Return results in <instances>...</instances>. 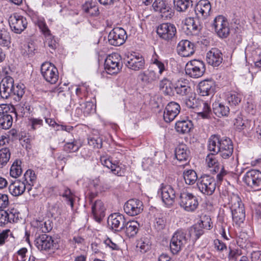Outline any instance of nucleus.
Listing matches in <instances>:
<instances>
[{"label": "nucleus", "instance_id": "1", "mask_svg": "<svg viewBox=\"0 0 261 261\" xmlns=\"http://www.w3.org/2000/svg\"><path fill=\"white\" fill-rule=\"evenodd\" d=\"M24 89L23 84L15 86L13 79L7 76L1 82L0 95L3 98L7 99L10 97L16 96L18 100H20L24 94Z\"/></svg>", "mask_w": 261, "mask_h": 261}, {"label": "nucleus", "instance_id": "2", "mask_svg": "<svg viewBox=\"0 0 261 261\" xmlns=\"http://www.w3.org/2000/svg\"><path fill=\"white\" fill-rule=\"evenodd\" d=\"M185 103L188 108L195 109L198 116L202 118L207 119L210 117L211 109L207 102L191 96L186 99Z\"/></svg>", "mask_w": 261, "mask_h": 261}, {"label": "nucleus", "instance_id": "3", "mask_svg": "<svg viewBox=\"0 0 261 261\" xmlns=\"http://www.w3.org/2000/svg\"><path fill=\"white\" fill-rule=\"evenodd\" d=\"M188 238L186 233L182 230H177L172 236L170 244L171 252L177 254L188 243Z\"/></svg>", "mask_w": 261, "mask_h": 261}, {"label": "nucleus", "instance_id": "4", "mask_svg": "<svg viewBox=\"0 0 261 261\" xmlns=\"http://www.w3.org/2000/svg\"><path fill=\"white\" fill-rule=\"evenodd\" d=\"M176 28L171 23H162L156 28V33L159 37L166 41L174 40L176 37Z\"/></svg>", "mask_w": 261, "mask_h": 261}, {"label": "nucleus", "instance_id": "5", "mask_svg": "<svg viewBox=\"0 0 261 261\" xmlns=\"http://www.w3.org/2000/svg\"><path fill=\"white\" fill-rule=\"evenodd\" d=\"M243 180L255 190L261 189V172L258 170L252 169L247 171L244 174Z\"/></svg>", "mask_w": 261, "mask_h": 261}, {"label": "nucleus", "instance_id": "6", "mask_svg": "<svg viewBox=\"0 0 261 261\" xmlns=\"http://www.w3.org/2000/svg\"><path fill=\"white\" fill-rule=\"evenodd\" d=\"M197 185L202 193L212 195L216 189V184L213 177L204 175L198 178Z\"/></svg>", "mask_w": 261, "mask_h": 261}, {"label": "nucleus", "instance_id": "7", "mask_svg": "<svg viewBox=\"0 0 261 261\" xmlns=\"http://www.w3.org/2000/svg\"><path fill=\"white\" fill-rule=\"evenodd\" d=\"M205 70L204 63L198 60H193L188 62L185 68L186 74L193 78H198L202 76Z\"/></svg>", "mask_w": 261, "mask_h": 261}, {"label": "nucleus", "instance_id": "8", "mask_svg": "<svg viewBox=\"0 0 261 261\" xmlns=\"http://www.w3.org/2000/svg\"><path fill=\"white\" fill-rule=\"evenodd\" d=\"M179 204L185 211L193 212L198 205V202L196 196L188 192L181 193L179 197Z\"/></svg>", "mask_w": 261, "mask_h": 261}, {"label": "nucleus", "instance_id": "9", "mask_svg": "<svg viewBox=\"0 0 261 261\" xmlns=\"http://www.w3.org/2000/svg\"><path fill=\"white\" fill-rule=\"evenodd\" d=\"M212 27L220 38H226L229 34V23L227 19L222 15H218L215 17Z\"/></svg>", "mask_w": 261, "mask_h": 261}, {"label": "nucleus", "instance_id": "10", "mask_svg": "<svg viewBox=\"0 0 261 261\" xmlns=\"http://www.w3.org/2000/svg\"><path fill=\"white\" fill-rule=\"evenodd\" d=\"M41 72L44 79L51 84H56L58 80V69L50 62H45L42 64Z\"/></svg>", "mask_w": 261, "mask_h": 261}, {"label": "nucleus", "instance_id": "11", "mask_svg": "<svg viewBox=\"0 0 261 261\" xmlns=\"http://www.w3.org/2000/svg\"><path fill=\"white\" fill-rule=\"evenodd\" d=\"M120 60V56L118 54L109 55L105 63V69L107 72L110 74L119 72L122 67Z\"/></svg>", "mask_w": 261, "mask_h": 261}, {"label": "nucleus", "instance_id": "12", "mask_svg": "<svg viewBox=\"0 0 261 261\" xmlns=\"http://www.w3.org/2000/svg\"><path fill=\"white\" fill-rule=\"evenodd\" d=\"M12 31L20 34L27 28L28 22L25 18L16 13L11 14L8 19Z\"/></svg>", "mask_w": 261, "mask_h": 261}, {"label": "nucleus", "instance_id": "13", "mask_svg": "<svg viewBox=\"0 0 261 261\" xmlns=\"http://www.w3.org/2000/svg\"><path fill=\"white\" fill-rule=\"evenodd\" d=\"M126 38V32L121 28L113 29L108 35L109 42L114 46H120L123 44Z\"/></svg>", "mask_w": 261, "mask_h": 261}, {"label": "nucleus", "instance_id": "14", "mask_svg": "<svg viewBox=\"0 0 261 261\" xmlns=\"http://www.w3.org/2000/svg\"><path fill=\"white\" fill-rule=\"evenodd\" d=\"M35 245L40 250L48 251L57 248L53 238L46 234L39 236L35 240Z\"/></svg>", "mask_w": 261, "mask_h": 261}, {"label": "nucleus", "instance_id": "15", "mask_svg": "<svg viewBox=\"0 0 261 261\" xmlns=\"http://www.w3.org/2000/svg\"><path fill=\"white\" fill-rule=\"evenodd\" d=\"M163 202L168 206L172 205L174 202L176 193L173 188L170 185L162 184L159 189Z\"/></svg>", "mask_w": 261, "mask_h": 261}, {"label": "nucleus", "instance_id": "16", "mask_svg": "<svg viewBox=\"0 0 261 261\" xmlns=\"http://www.w3.org/2000/svg\"><path fill=\"white\" fill-rule=\"evenodd\" d=\"M126 222L124 216L119 213L112 214L108 218V225L117 231L124 229Z\"/></svg>", "mask_w": 261, "mask_h": 261}, {"label": "nucleus", "instance_id": "17", "mask_svg": "<svg viewBox=\"0 0 261 261\" xmlns=\"http://www.w3.org/2000/svg\"><path fill=\"white\" fill-rule=\"evenodd\" d=\"M143 210L142 201L137 199L128 200L124 205L125 212L129 216H134L141 213Z\"/></svg>", "mask_w": 261, "mask_h": 261}, {"label": "nucleus", "instance_id": "18", "mask_svg": "<svg viewBox=\"0 0 261 261\" xmlns=\"http://www.w3.org/2000/svg\"><path fill=\"white\" fill-rule=\"evenodd\" d=\"M211 8V4L209 1L200 0L195 7V12L198 18L205 19L210 15Z\"/></svg>", "mask_w": 261, "mask_h": 261}, {"label": "nucleus", "instance_id": "19", "mask_svg": "<svg viewBox=\"0 0 261 261\" xmlns=\"http://www.w3.org/2000/svg\"><path fill=\"white\" fill-rule=\"evenodd\" d=\"M180 106L175 102H170L166 106L164 112V119L166 122L173 121L180 112Z\"/></svg>", "mask_w": 261, "mask_h": 261}, {"label": "nucleus", "instance_id": "20", "mask_svg": "<svg viewBox=\"0 0 261 261\" xmlns=\"http://www.w3.org/2000/svg\"><path fill=\"white\" fill-rule=\"evenodd\" d=\"M152 7L155 11L162 14V17L171 18L173 15L171 8L165 0H155Z\"/></svg>", "mask_w": 261, "mask_h": 261}, {"label": "nucleus", "instance_id": "21", "mask_svg": "<svg viewBox=\"0 0 261 261\" xmlns=\"http://www.w3.org/2000/svg\"><path fill=\"white\" fill-rule=\"evenodd\" d=\"M177 51L181 56L189 57L195 52L194 44L188 40H182L178 43Z\"/></svg>", "mask_w": 261, "mask_h": 261}, {"label": "nucleus", "instance_id": "22", "mask_svg": "<svg viewBox=\"0 0 261 261\" xmlns=\"http://www.w3.org/2000/svg\"><path fill=\"white\" fill-rule=\"evenodd\" d=\"M206 61L208 64L214 67H217L222 62V54L221 51L217 48H212L207 53Z\"/></svg>", "mask_w": 261, "mask_h": 261}, {"label": "nucleus", "instance_id": "23", "mask_svg": "<svg viewBox=\"0 0 261 261\" xmlns=\"http://www.w3.org/2000/svg\"><path fill=\"white\" fill-rule=\"evenodd\" d=\"M220 144L219 153L221 157L223 159H227L231 156L233 150L231 140L228 138H223Z\"/></svg>", "mask_w": 261, "mask_h": 261}, {"label": "nucleus", "instance_id": "24", "mask_svg": "<svg viewBox=\"0 0 261 261\" xmlns=\"http://www.w3.org/2000/svg\"><path fill=\"white\" fill-rule=\"evenodd\" d=\"M144 64L145 61L142 57L132 54L128 56L126 63L128 68L135 71L143 69Z\"/></svg>", "mask_w": 261, "mask_h": 261}, {"label": "nucleus", "instance_id": "25", "mask_svg": "<svg viewBox=\"0 0 261 261\" xmlns=\"http://www.w3.org/2000/svg\"><path fill=\"white\" fill-rule=\"evenodd\" d=\"M199 93L202 96L213 94L215 90L214 82L212 80H204L198 84Z\"/></svg>", "mask_w": 261, "mask_h": 261}, {"label": "nucleus", "instance_id": "26", "mask_svg": "<svg viewBox=\"0 0 261 261\" xmlns=\"http://www.w3.org/2000/svg\"><path fill=\"white\" fill-rule=\"evenodd\" d=\"M106 208L101 200H96L92 205V213L94 219L100 222L105 216Z\"/></svg>", "mask_w": 261, "mask_h": 261}, {"label": "nucleus", "instance_id": "27", "mask_svg": "<svg viewBox=\"0 0 261 261\" xmlns=\"http://www.w3.org/2000/svg\"><path fill=\"white\" fill-rule=\"evenodd\" d=\"M189 84L190 83L188 80L180 79L178 80L174 86L176 93L181 95L188 94L191 91Z\"/></svg>", "mask_w": 261, "mask_h": 261}, {"label": "nucleus", "instance_id": "28", "mask_svg": "<svg viewBox=\"0 0 261 261\" xmlns=\"http://www.w3.org/2000/svg\"><path fill=\"white\" fill-rule=\"evenodd\" d=\"M26 189L24 182L16 180L12 182L9 187V190L11 194L15 196L22 194Z\"/></svg>", "mask_w": 261, "mask_h": 261}, {"label": "nucleus", "instance_id": "29", "mask_svg": "<svg viewBox=\"0 0 261 261\" xmlns=\"http://www.w3.org/2000/svg\"><path fill=\"white\" fill-rule=\"evenodd\" d=\"M185 25L187 30L193 34H196L201 29V26L198 18L189 17L186 19Z\"/></svg>", "mask_w": 261, "mask_h": 261}, {"label": "nucleus", "instance_id": "30", "mask_svg": "<svg viewBox=\"0 0 261 261\" xmlns=\"http://www.w3.org/2000/svg\"><path fill=\"white\" fill-rule=\"evenodd\" d=\"M233 222L237 224L243 223L245 218V208L244 205L231 209Z\"/></svg>", "mask_w": 261, "mask_h": 261}, {"label": "nucleus", "instance_id": "31", "mask_svg": "<svg viewBox=\"0 0 261 261\" xmlns=\"http://www.w3.org/2000/svg\"><path fill=\"white\" fill-rule=\"evenodd\" d=\"M222 138L216 135L211 136L208 139V149L212 153L217 154L220 151L219 145H221Z\"/></svg>", "mask_w": 261, "mask_h": 261}, {"label": "nucleus", "instance_id": "32", "mask_svg": "<svg viewBox=\"0 0 261 261\" xmlns=\"http://www.w3.org/2000/svg\"><path fill=\"white\" fill-rule=\"evenodd\" d=\"M100 162L102 165L111 170V172L115 175H121V168L117 164L113 163L112 160L107 156L100 158Z\"/></svg>", "mask_w": 261, "mask_h": 261}, {"label": "nucleus", "instance_id": "33", "mask_svg": "<svg viewBox=\"0 0 261 261\" xmlns=\"http://www.w3.org/2000/svg\"><path fill=\"white\" fill-rule=\"evenodd\" d=\"M138 76L141 82L146 85L151 84L159 79L156 72L153 70L141 72Z\"/></svg>", "mask_w": 261, "mask_h": 261}, {"label": "nucleus", "instance_id": "34", "mask_svg": "<svg viewBox=\"0 0 261 261\" xmlns=\"http://www.w3.org/2000/svg\"><path fill=\"white\" fill-rule=\"evenodd\" d=\"M189 154V150L184 144L178 145L175 150V155L177 160L180 162L187 160Z\"/></svg>", "mask_w": 261, "mask_h": 261}, {"label": "nucleus", "instance_id": "35", "mask_svg": "<svg viewBox=\"0 0 261 261\" xmlns=\"http://www.w3.org/2000/svg\"><path fill=\"white\" fill-rule=\"evenodd\" d=\"M159 87L161 90L166 95H171L173 94V89L171 81L164 77L160 81Z\"/></svg>", "mask_w": 261, "mask_h": 261}, {"label": "nucleus", "instance_id": "36", "mask_svg": "<svg viewBox=\"0 0 261 261\" xmlns=\"http://www.w3.org/2000/svg\"><path fill=\"white\" fill-rule=\"evenodd\" d=\"M213 110L215 115L219 117L227 116L230 111L228 107L218 102L213 104Z\"/></svg>", "mask_w": 261, "mask_h": 261}, {"label": "nucleus", "instance_id": "37", "mask_svg": "<svg viewBox=\"0 0 261 261\" xmlns=\"http://www.w3.org/2000/svg\"><path fill=\"white\" fill-rule=\"evenodd\" d=\"M139 224L135 221L126 222L125 225V232L126 234L132 237L135 236L138 231Z\"/></svg>", "mask_w": 261, "mask_h": 261}, {"label": "nucleus", "instance_id": "38", "mask_svg": "<svg viewBox=\"0 0 261 261\" xmlns=\"http://www.w3.org/2000/svg\"><path fill=\"white\" fill-rule=\"evenodd\" d=\"M83 10L92 16H96L99 14V10L97 3L95 2L88 1L83 5Z\"/></svg>", "mask_w": 261, "mask_h": 261}, {"label": "nucleus", "instance_id": "39", "mask_svg": "<svg viewBox=\"0 0 261 261\" xmlns=\"http://www.w3.org/2000/svg\"><path fill=\"white\" fill-rule=\"evenodd\" d=\"M192 125V122L190 120L178 121L176 123L175 128L177 132L186 134L190 131Z\"/></svg>", "mask_w": 261, "mask_h": 261}, {"label": "nucleus", "instance_id": "40", "mask_svg": "<svg viewBox=\"0 0 261 261\" xmlns=\"http://www.w3.org/2000/svg\"><path fill=\"white\" fill-rule=\"evenodd\" d=\"M203 230L201 228V224H195L190 228L189 233L194 241H196L202 234H203Z\"/></svg>", "mask_w": 261, "mask_h": 261}, {"label": "nucleus", "instance_id": "41", "mask_svg": "<svg viewBox=\"0 0 261 261\" xmlns=\"http://www.w3.org/2000/svg\"><path fill=\"white\" fill-rule=\"evenodd\" d=\"M183 177L186 184L189 185H193L198 179L196 172L193 170H185Z\"/></svg>", "mask_w": 261, "mask_h": 261}, {"label": "nucleus", "instance_id": "42", "mask_svg": "<svg viewBox=\"0 0 261 261\" xmlns=\"http://www.w3.org/2000/svg\"><path fill=\"white\" fill-rule=\"evenodd\" d=\"M193 2L189 0H174V5L178 12H185L193 6Z\"/></svg>", "mask_w": 261, "mask_h": 261}, {"label": "nucleus", "instance_id": "43", "mask_svg": "<svg viewBox=\"0 0 261 261\" xmlns=\"http://www.w3.org/2000/svg\"><path fill=\"white\" fill-rule=\"evenodd\" d=\"M10 156L11 152L9 148L4 147L0 149V168L6 165Z\"/></svg>", "mask_w": 261, "mask_h": 261}, {"label": "nucleus", "instance_id": "44", "mask_svg": "<svg viewBox=\"0 0 261 261\" xmlns=\"http://www.w3.org/2000/svg\"><path fill=\"white\" fill-rule=\"evenodd\" d=\"M11 37L9 32L5 28H0V45L8 47L10 44Z\"/></svg>", "mask_w": 261, "mask_h": 261}, {"label": "nucleus", "instance_id": "45", "mask_svg": "<svg viewBox=\"0 0 261 261\" xmlns=\"http://www.w3.org/2000/svg\"><path fill=\"white\" fill-rule=\"evenodd\" d=\"M229 197V204L230 205V209L240 207L241 205H244L238 193H232Z\"/></svg>", "mask_w": 261, "mask_h": 261}, {"label": "nucleus", "instance_id": "46", "mask_svg": "<svg viewBox=\"0 0 261 261\" xmlns=\"http://www.w3.org/2000/svg\"><path fill=\"white\" fill-rule=\"evenodd\" d=\"M216 154L212 153L208 154L206 158V163L208 167H214L213 171L215 172H218L220 167L218 161L215 158Z\"/></svg>", "mask_w": 261, "mask_h": 261}, {"label": "nucleus", "instance_id": "47", "mask_svg": "<svg viewBox=\"0 0 261 261\" xmlns=\"http://www.w3.org/2000/svg\"><path fill=\"white\" fill-rule=\"evenodd\" d=\"M21 163L20 161L16 160L11 166L10 174L12 177L17 178L21 174L22 169L20 166Z\"/></svg>", "mask_w": 261, "mask_h": 261}, {"label": "nucleus", "instance_id": "48", "mask_svg": "<svg viewBox=\"0 0 261 261\" xmlns=\"http://www.w3.org/2000/svg\"><path fill=\"white\" fill-rule=\"evenodd\" d=\"M13 117L12 116L6 114L0 118V126L5 129H9L12 125Z\"/></svg>", "mask_w": 261, "mask_h": 261}, {"label": "nucleus", "instance_id": "49", "mask_svg": "<svg viewBox=\"0 0 261 261\" xmlns=\"http://www.w3.org/2000/svg\"><path fill=\"white\" fill-rule=\"evenodd\" d=\"M151 246V242L149 238H141L137 244V247L139 248L140 251L143 253L146 252L149 250Z\"/></svg>", "mask_w": 261, "mask_h": 261}, {"label": "nucleus", "instance_id": "50", "mask_svg": "<svg viewBox=\"0 0 261 261\" xmlns=\"http://www.w3.org/2000/svg\"><path fill=\"white\" fill-rule=\"evenodd\" d=\"M227 100L231 106H236L241 102V97L238 93H230L227 97Z\"/></svg>", "mask_w": 261, "mask_h": 261}, {"label": "nucleus", "instance_id": "51", "mask_svg": "<svg viewBox=\"0 0 261 261\" xmlns=\"http://www.w3.org/2000/svg\"><path fill=\"white\" fill-rule=\"evenodd\" d=\"M155 228L157 231H161L164 229L166 226V220L163 217H156L154 224Z\"/></svg>", "mask_w": 261, "mask_h": 261}, {"label": "nucleus", "instance_id": "52", "mask_svg": "<svg viewBox=\"0 0 261 261\" xmlns=\"http://www.w3.org/2000/svg\"><path fill=\"white\" fill-rule=\"evenodd\" d=\"M80 148L79 145L75 142H67L64 146V150L66 152H74Z\"/></svg>", "mask_w": 261, "mask_h": 261}, {"label": "nucleus", "instance_id": "53", "mask_svg": "<svg viewBox=\"0 0 261 261\" xmlns=\"http://www.w3.org/2000/svg\"><path fill=\"white\" fill-rule=\"evenodd\" d=\"M211 219L208 216H204L201 218L200 223L198 224H201V227L202 229L203 228L210 229L211 228Z\"/></svg>", "mask_w": 261, "mask_h": 261}, {"label": "nucleus", "instance_id": "54", "mask_svg": "<svg viewBox=\"0 0 261 261\" xmlns=\"http://www.w3.org/2000/svg\"><path fill=\"white\" fill-rule=\"evenodd\" d=\"M38 226L42 232H49L52 228L49 220L44 222H40Z\"/></svg>", "mask_w": 261, "mask_h": 261}, {"label": "nucleus", "instance_id": "55", "mask_svg": "<svg viewBox=\"0 0 261 261\" xmlns=\"http://www.w3.org/2000/svg\"><path fill=\"white\" fill-rule=\"evenodd\" d=\"M62 196L65 197L68 201L69 204L71 206V207L73 206V195L72 194L70 190L68 188H67L65 190L64 193L62 195Z\"/></svg>", "mask_w": 261, "mask_h": 261}, {"label": "nucleus", "instance_id": "56", "mask_svg": "<svg viewBox=\"0 0 261 261\" xmlns=\"http://www.w3.org/2000/svg\"><path fill=\"white\" fill-rule=\"evenodd\" d=\"M38 26L44 35L50 36V31L44 21L39 20L38 21Z\"/></svg>", "mask_w": 261, "mask_h": 261}, {"label": "nucleus", "instance_id": "57", "mask_svg": "<svg viewBox=\"0 0 261 261\" xmlns=\"http://www.w3.org/2000/svg\"><path fill=\"white\" fill-rule=\"evenodd\" d=\"M38 26L44 35L50 36V31L44 21L39 20L38 21Z\"/></svg>", "mask_w": 261, "mask_h": 261}, {"label": "nucleus", "instance_id": "58", "mask_svg": "<svg viewBox=\"0 0 261 261\" xmlns=\"http://www.w3.org/2000/svg\"><path fill=\"white\" fill-rule=\"evenodd\" d=\"M9 215L7 211L0 210V225L3 226L9 222Z\"/></svg>", "mask_w": 261, "mask_h": 261}, {"label": "nucleus", "instance_id": "59", "mask_svg": "<svg viewBox=\"0 0 261 261\" xmlns=\"http://www.w3.org/2000/svg\"><path fill=\"white\" fill-rule=\"evenodd\" d=\"M9 203V198L7 195L0 194V208H6Z\"/></svg>", "mask_w": 261, "mask_h": 261}, {"label": "nucleus", "instance_id": "60", "mask_svg": "<svg viewBox=\"0 0 261 261\" xmlns=\"http://www.w3.org/2000/svg\"><path fill=\"white\" fill-rule=\"evenodd\" d=\"M30 122L32 128L34 130L42 125L43 121L40 119L31 118L30 119Z\"/></svg>", "mask_w": 261, "mask_h": 261}, {"label": "nucleus", "instance_id": "61", "mask_svg": "<svg viewBox=\"0 0 261 261\" xmlns=\"http://www.w3.org/2000/svg\"><path fill=\"white\" fill-rule=\"evenodd\" d=\"M88 143L90 145H92L95 148H100L102 147V142L100 138L97 139L91 138L89 140Z\"/></svg>", "mask_w": 261, "mask_h": 261}, {"label": "nucleus", "instance_id": "62", "mask_svg": "<svg viewBox=\"0 0 261 261\" xmlns=\"http://www.w3.org/2000/svg\"><path fill=\"white\" fill-rule=\"evenodd\" d=\"M105 244L113 250H118L119 249V246L109 238L105 241Z\"/></svg>", "mask_w": 261, "mask_h": 261}, {"label": "nucleus", "instance_id": "63", "mask_svg": "<svg viewBox=\"0 0 261 261\" xmlns=\"http://www.w3.org/2000/svg\"><path fill=\"white\" fill-rule=\"evenodd\" d=\"M25 180L33 181L35 179V173L32 170H28L26 171L24 175Z\"/></svg>", "mask_w": 261, "mask_h": 261}, {"label": "nucleus", "instance_id": "64", "mask_svg": "<svg viewBox=\"0 0 261 261\" xmlns=\"http://www.w3.org/2000/svg\"><path fill=\"white\" fill-rule=\"evenodd\" d=\"M152 61L153 63L156 65L158 67L159 69V73L161 74L165 70L164 64L161 61H159L157 59H152Z\"/></svg>", "mask_w": 261, "mask_h": 261}]
</instances>
